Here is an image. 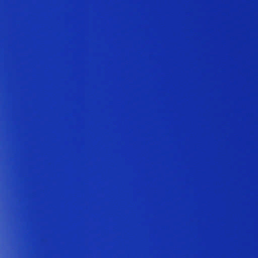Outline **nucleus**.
Wrapping results in <instances>:
<instances>
[{"label": "nucleus", "mask_w": 258, "mask_h": 258, "mask_svg": "<svg viewBox=\"0 0 258 258\" xmlns=\"http://www.w3.org/2000/svg\"><path fill=\"white\" fill-rule=\"evenodd\" d=\"M221 230L225 251L226 230H247V227H45V230Z\"/></svg>", "instance_id": "1"}, {"label": "nucleus", "mask_w": 258, "mask_h": 258, "mask_svg": "<svg viewBox=\"0 0 258 258\" xmlns=\"http://www.w3.org/2000/svg\"><path fill=\"white\" fill-rule=\"evenodd\" d=\"M226 202H222L221 224H45V226H247V224H226Z\"/></svg>", "instance_id": "2"}]
</instances>
